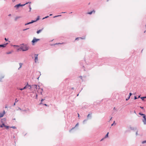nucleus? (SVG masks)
Listing matches in <instances>:
<instances>
[{
	"label": "nucleus",
	"mask_w": 146,
	"mask_h": 146,
	"mask_svg": "<svg viewBox=\"0 0 146 146\" xmlns=\"http://www.w3.org/2000/svg\"><path fill=\"white\" fill-rule=\"evenodd\" d=\"M129 98H128L126 99V101L128 100Z\"/></svg>",
	"instance_id": "40"
},
{
	"label": "nucleus",
	"mask_w": 146,
	"mask_h": 146,
	"mask_svg": "<svg viewBox=\"0 0 146 146\" xmlns=\"http://www.w3.org/2000/svg\"><path fill=\"white\" fill-rule=\"evenodd\" d=\"M140 96H139V97H138V98H140Z\"/></svg>",
	"instance_id": "55"
},
{
	"label": "nucleus",
	"mask_w": 146,
	"mask_h": 146,
	"mask_svg": "<svg viewBox=\"0 0 146 146\" xmlns=\"http://www.w3.org/2000/svg\"><path fill=\"white\" fill-rule=\"evenodd\" d=\"M137 99V98L136 97V96H135L134 97V99L135 100L136 99Z\"/></svg>",
	"instance_id": "31"
},
{
	"label": "nucleus",
	"mask_w": 146,
	"mask_h": 146,
	"mask_svg": "<svg viewBox=\"0 0 146 146\" xmlns=\"http://www.w3.org/2000/svg\"><path fill=\"white\" fill-rule=\"evenodd\" d=\"M21 5L20 4H17L15 5V7H17V8L19 7L20 6H21Z\"/></svg>",
	"instance_id": "14"
},
{
	"label": "nucleus",
	"mask_w": 146,
	"mask_h": 146,
	"mask_svg": "<svg viewBox=\"0 0 146 146\" xmlns=\"http://www.w3.org/2000/svg\"><path fill=\"white\" fill-rule=\"evenodd\" d=\"M78 38H76V40H78Z\"/></svg>",
	"instance_id": "39"
},
{
	"label": "nucleus",
	"mask_w": 146,
	"mask_h": 146,
	"mask_svg": "<svg viewBox=\"0 0 146 146\" xmlns=\"http://www.w3.org/2000/svg\"><path fill=\"white\" fill-rule=\"evenodd\" d=\"M20 18V17H16L15 18V20L16 21L18 19H19V18Z\"/></svg>",
	"instance_id": "21"
},
{
	"label": "nucleus",
	"mask_w": 146,
	"mask_h": 146,
	"mask_svg": "<svg viewBox=\"0 0 146 146\" xmlns=\"http://www.w3.org/2000/svg\"><path fill=\"white\" fill-rule=\"evenodd\" d=\"M21 48L23 51H25L29 49V48L26 45H22L21 46Z\"/></svg>",
	"instance_id": "1"
},
{
	"label": "nucleus",
	"mask_w": 146,
	"mask_h": 146,
	"mask_svg": "<svg viewBox=\"0 0 146 146\" xmlns=\"http://www.w3.org/2000/svg\"><path fill=\"white\" fill-rule=\"evenodd\" d=\"M103 139H102L101 140V141H102V140H103Z\"/></svg>",
	"instance_id": "56"
},
{
	"label": "nucleus",
	"mask_w": 146,
	"mask_h": 146,
	"mask_svg": "<svg viewBox=\"0 0 146 146\" xmlns=\"http://www.w3.org/2000/svg\"><path fill=\"white\" fill-rule=\"evenodd\" d=\"M7 44V43L5 44L2 45H0V47H5L6 46V45Z\"/></svg>",
	"instance_id": "10"
},
{
	"label": "nucleus",
	"mask_w": 146,
	"mask_h": 146,
	"mask_svg": "<svg viewBox=\"0 0 146 146\" xmlns=\"http://www.w3.org/2000/svg\"><path fill=\"white\" fill-rule=\"evenodd\" d=\"M35 22V21H34L33 20V21H32L31 22H29V23H28L25 24V25H29V24L32 23H33Z\"/></svg>",
	"instance_id": "9"
},
{
	"label": "nucleus",
	"mask_w": 146,
	"mask_h": 146,
	"mask_svg": "<svg viewBox=\"0 0 146 146\" xmlns=\"http://www.w3.org/2000/svg\"><path fill=\"white\" fill-rule=\"evenodd\" d=\"M113 124H114V123H112V124H111V126H113Z\"/></svg>",
	"instance_id": "48"
},
{
	"label": "nucleus",
	"mask_w": 146,
	"mask_h": 146,
	"mask_svg": "<svg viewBox=\"0 0 146 146\" xmlns=\"http://www.w3.org/2000/svg\"><path fill=\"white\" fill-rule=\"evenodd\" d=\"M14 46H16V47H19L18 46L14 45Z\"/></svg>",
	"instance_id": "45"
},
{
	"label": "nucleus",
	"mask_w": 146,
	"mask_h": 146,
	"mask_svg": "<svg viewBox=\"0 0 146 146\" xmlns=\"http://www.w3.org/2000/svg\"><path fill=\"white\" fill-rule=\"evenodd\" d=\"M39 18H40V17L39 16H38L36 20L35 21H35V22L38 21V20L39 19Z\"/></svg>",
	"instance_id": "17"
},
{
	"label": "nucleus",
	"mask_w": 146,
	"mask_h": 146,
	"mask_svg": "<svg viewBox=\"0 0 146 146\" xmlns=\"http://www.w3.org/2000/svg\"><path fill=\"white\" fill-rule=\"evenodd\" d=\"M11 52H8L7 53V54H11Z\"/></svg>",
	"instance_id": "36"
},
{
	"label": "nucleus",
	"mask_w": 146,
	"mask_h": 146,
	"mask_svg": "<svg viewBox=\"0 0 146 146\" xmlns=\"http://www.w3.org/2000/svg\"><path fill=\"white\" fill-rule=\"evenodd\" d=\"M35 62H36V61L38 60V54H35Z\"/></svg>",
	"instance_id": "8"
},
{
	"label": "nucleus",
	"mask_w": 146,
	"mask_h": 146,
	"mask_svg": "<svg viewBox=\"0 0 146 146\" xmlns=\"http://www.w3.org/2000/svg\"><path fill=\"white\" fill-rule=\"evenodd\" d=\"M3 126H4L3 125V124H2V125H1L0 126V127H3Z\"/></svg>",
	"instance_id": "28"
},
{
	"label": "nucleus",
	"mask_w": 146,
	"mask_h": 146,
	"mask_svg": "<svg viewBox=\"0 0 146 146\" xmlns=\"http://www.w3.org/2000/svg\"><path fill=\"white\" fill-rule=\"evenodd\" d=\"M139 114H140V115H143V114H141V113H139Z\"/></svg>",
	"instance_id": "35"
},
{
	"label": "nucleus",
	"mask_w": 146,
	"mask_h": 146,
	"mask_svg": "<svg viewBox=\"0 0 146 146\" xmlns=\"http://www.w3.org/2000/svg\"><path fill=\"white\" fill-rule=\"evenodd\" d=\"M11 15V14H9V15H8V16H10Z\"/></svg>",
	"instance_id": "51"
},
{
	"label": "nucleus",
	"mask_w": 146,
	"mask_h": 146,
	"mask_svg": "<svg viewBox=\"0 0 146 146\" xmlns=\"http://www.w3.org/2000/svg\"><path fill=\"white\" fill-rule=\"evenodd\" d=\"M29 9H30V11H31V6L30 5H29Z\"/></svg>",
	"instance_id": "22"
},
{
	"label": "nucleus",
	"mask_w": 146,
	"mask_h": 146,
	"mask_svg": "<svg viewBox=\"0 0 146 146\" xmlns=\"http://www.w3.org/2000/svg\"><path fill=\"white\" fill-rule=\"evenodd\" d=\"M141 99H142L143 100H144V98H141Z\"/></svg>",
	"instance_id": "50"
},
{
	"label": "nucleus",
	"mask_w": 146,
	"mask_h": 146,
	"mask_svg": "<svg viewBox=\"0 0 146 146\" xmlns=\"http://www.w3.org/2000/svg\"><path fill=\"white\" fill-rule=\"evenodd\" d=\"M80 78H81V79H82V76H80Z\"/></svg>",
	"instance_id": "52"
},
{
	"label": "nucleus",
	"mask_w": 146,
	"mask_h": 146,
	"mask_svg": "<svg viewBox=\"0 0 146 146\" xmlns=\"http://www.w3.org/2000/svg\"><path fill=\"white\" fill-rule=\"evenodd\" d=\"M108 134H109V132H108L107 133V134L106 135V136H105V138L107 137H108Z\"/></svg>",
	"instance_id": "20"
},
{
	"label": "nucleus",
	"mask_w": 146,
	"mask_h": 146,
	"mask_svg": "<svg viewBox=\"0 0 146 146\" xmlns=\"http://www.w3.org/2000/svg\"><path fill=\"white\" fill-rule=\"evenodd\" d=\"M52 15V14H51L50 15V16H51Z\"/></svg>",
	"instance_id": "54"
},
{
	"label": "nucleus",
	"mask_w": 146,
	"mask_h": 146,
	"mask_svg": "<svg viewBox=\"0 0 146 146\" xmlns=\"http://www.w3.org/2000/svg\"><path fill=\"white\" fill-rule=\"evenodd\" d=\"M86 121V120H84V121Z\"/></svg>",
	"instance_id": "57"
},
{
	"label": "nucleus",
	"mask_w": 146,
	"mask_h": 146,
	"mask_svg": "<svg viewBox=\"0 0 146 146\" xmlns=\"http://www.w3.org/2000/svg\"><path fill=\"white\" fill-rule=\"evenodd\" d=\"M5 40H6V41L8 40V39H7V38H5Z\"/></svg>",
	"instance_id": "41"
},
{
	"label": "nucleus",
	"mask_w": 146,
	"mask_h": 146,
	"mask_svg": "<svg viewBox=\"0 0 146 146\" xmlns=\"http://www.w3.org/2000/svg\"><path fill=\"white\" fill-rule=\"evenodd\" d=\"M65 13V12H62L61 13Z\"/></svg>",
	"instance_id": "53"
},
{
	"label": "nucleus",
	"mask_w": 146,
	"mask_h": 146,
	"mask_svg": "<svg viewBox=\"0 0 146 146\" xmlns=\"http://www.w3.org/2000/svg\"><path fill=\"white\" fill-rule=\"evenodd\" d=\"M79 116H80L79 114L78 113V117H79Z\"/></svg>",
	"instance_id": "44"
},
{
	"label": "nucleus",
	"mask_w": 146,
	"mask_h": 146,
	"mask_svg": "<svg viewBox=\"0 0 146 146\" xmlns=\"http://www.w3.org/2000/svg\"><path fill=\"white\" fill-rule=\"evenodd\" d=\"M140 108L142 109H143V107H141V106H140Z\"/></svg>",
	"instance_id": "38"
},
{
	"label": "nucleus",
	"mask_w": 146,
	"mask_h": 146,
	"mask_svg": "<svg viewBox=\"0 0 146 146\" xmlns=\"http://www.w3.org/2000/svg\"><path fill=\"white\" fill-rule=\"evenodd\" d=\"M44 100L43 99H42L41 100V102H42ZM42 104V102H41L40 104Z\"/></svg>",
	"instance_id": "29"
},
{
	"label": "nucleus",
	"mask_w": 146,
	"mask_h": 146,
	"mask_svg": "<svg viewBox=\"0 0 146 146\" xmlns=\"http://www.w3.org/2000/svg\"><path fill=\"white\" fill-rule=\"evenodd\" d=\"M43 28H42V29H40V30H39L37 32H36V33H37V34H39V33H40L42 31V30H43Z\"/></svg>",
	"instance_id": "12"
},
{
	"label": "nucleus",
	"mask_w": 146,
	"mask_h": 146,
	"mask_svg": "<svg viewBox=\"0 0 146 146\" xmlns=\"http://www.w3.org/2000/svg\"><path fill=\"white\" fill-rule=\"evenodd\" d=\"M19 65H20V67L19 68V69L20 68H21L22 65H23V64L21 63H19Z\"/></svg>",
	"instance_id": "16"
},
{
	"label": "nucleus",
	"mask_w": 146,
	"mask_h": 146,
	"mask_svg": "<svg viewBox=\"0 0 146 146\" xmlns=\"http://www.w3.org/2000/svg\"><path fill=\"white\" fill-rule=\"evenodd\" d=\"M90 115H91L90 114H88L87 116L88 118L90 116Z\"/></svg>",
	"instance_id": "27"
},
{
	"label": "nucleus",
	"mask_w": 146,
	"mask_h": 146,
	"mask_svg": "<svg viewBox=\"0 0 146 146\" xmlns=\"http://www.w3.org/2000/svg\"><path fill=\"white\" fill-rule=\"evenodd\" d=\"M35 88L36 90H37V89H38L40 91V93L41 94H42V92L43 91V89H40L39 88V86H38L36 85H35L33 86Z\"/></svg>",
	"instance_id": "2"
},
{
	"label": "nucleus",
	"mask_w": 146,
	"mask_h": 146,
	"mask_svg": "<svg viewBox=\"0 0 146 146\" xmlns=\"http://www.w3.org/2000/svg\"><path fill=\"white\" fill-rule=\"evenodd\" d=\"M81 38V39H83V38Z\"/></svg>",
	"instance_id": "59"
},
{
	"label": "nucleus",
	"mask_w": 146,
	"mask_h": 146,
	"mask_svg": "<svg viewBox=\"0 0 146 146\" xmlns=\"http://www.w3.org/2000/svg\"><path fill=\"white\" fill-rule=\"evenodd\" d=\"M146 143V140L143 141L142 142V144H144V143Z\"/></svg>",
	"instance_id": "24"
},
{
	"label": "nucleus",
	"mask_w": 146,
	"mask_h": 146,
	"mask_svg": "<svg viewBox=\"0 0 146 146\" xmlns=\"http://www.w3.org/2000/svg\"><path fill=\"white\" fill-rule=\"evenodd\" d=\"M78 123H77V124L76 125H75V127H76V126H78Z\"/></svg>",
	"instance_id": "33"
},
{
	"label": "nucleus",
	"mask_w": 146,
	"mask_h": 146,
	"mask_svg": "<svg viewBox=\"0 0 146 146\" xmlns=\"http://www.w3.org/2000/svg\"><path fill=\"white\" fill-rule=\"evenodd\" d=\"M72 89H74V88H72Z\"/></svg>",
	"instance_id": "58"
},
{
	"label": "nucleus",
	"mask_w": 146,
	"mask_h": 146,
	"mask_svg": "<svg viewBox=\"0 0 146 146\" xmlns=\"http://www.w3.org/2000/svg\"><path fill=\"white\" fill-rule=\"evenodd\" d=\"M18 100L17 99H16L15 100V102H18Z\"/></svg>",
	"instance_id": "26"
},
{
	"label": "nucleus",
	"mask_w": 146,
	"mask_h": 146,
	"mask_svg": "<svg viewBox=\"0 0 146 146\" xmlns=\"http://www.w3.org/2000/svg\"><path fill=\"white\" fill-rule=\"evenodd\" d=\"M143 118H144V119L143 120V122L145 121H146V116L145 114H143Z\"/></svg>",
	"instance_id": "7"
},
{
	"label": "nucleus",
	"mask_w": 146,
	"mask_h": 146,
	"mask_svg": "<svg viewBox=\"0 0 146 146\" xmlns=\"http://www.w3.org/2000/svg\"><path fill=\"white\" fill-rule=\"evenodd\" d=\"M17 50L18 51H19V50L21 51V50H22V49L21 48V47L20 48H17Z\"/></svg>",
	"instance_id": "18"
},
{
	"label": "nucleus",
	"mask_w": 146,
	"mask_h": 146,
	"mask_svg": "<svg viewBox=\"0 0 146 146\" xmlns=\"http://www.w3.org/2000/svg\"><path fill=\"white\" fill-rule=\"evenodd\" d=\"M15 102L14 103V105L15 106Z\"/></svg>",
	"instance_id": "47"
},
{
	"label": "nucleus",
	"mask_w": 146,
	"mask_h": 146,
	"mask_svg": "<svg viewBox=\"0 0 146 146\" xmlns=\"http://www.w3.org/2000/svg\"><path fill=\"white\" fill-rule=\"evenodd\" d=\"M40 40V39L36 38H34L33 40L32 41L33 43V45H34L35 44V43L36 42H38V41Z\"/></svg>",
	"instance_id": "3"
},
{
	"label": "nucleus",
	"mask_w": 146,
	"mask_h": 146,
	"mask_svg": "<svg viewBox=\"0 0 146 146\" xmlns=\"http://www.w3.org/2000/svg\"><path fill=\"white\" fill-rule=\"evenodd\" d=\"M11 128H12L13 129H15L16 128V127L15 126H12L11 127Z\"/></svg>",
	"instance_id": "23"
},
{
	"label": "nucleus",
	"mask_w": 146,
	"mask_h": 146,
	"mask_svg": "<svg viewBox=\"0 0 146 146\" xmlns=\"http://www.w3.org/2000/svg\"><path fill=\"white\" fill-rule=\"evenodd\" d=\"M3 125L4 126V127H5L7 129H8L9 127V126L5 125L4 123H3Z\"/></svg>",
	"instance_id": "13"
},
{
	"label": "nucleus",
	"mask_w": 146,
	"mask_h": 146,
	"mask_svg": "<svg viewBox=\"0 0 146 146\" xmlns=\"http://www.w3.org/2000/svg\"><path fill=\"white\" fill-rule=\"evenodd\" d=\"M5 113L4 111L3 113H0V118L1 117H2L3 116Z\"/></svg>",
	"instance_id": "6"
},
{
	"label": "nucleus",
	"mask_w": 146,
	"mask_h": 146,
	"mask_svg": "<svg viewBox=\"0 0 146 146\" xmlns=\"http://www.w3.org/2000/svg\"><path fill=\"white\" fill-rule=\"evenodd\" d=\"M95 11L94 10H93L92 11L90 12H89L88 13V14H92V13H95Z\"/></svg>",
	"instance_id": "11"
},
{
	"label": "nucleus",
	"mask_w": 146,
	"mask_h": 146,
	"mask_svg": "<svg viewBox=\"0 0 146 146\" xmlns=\"http://www.w3.org/2000/svg\"><path fill=\"white\" fill-rule=\"evenodd\" d=\"M131 95H132V94L131 93H129V98H130V97Z\"/></svg>",
	"instance_id": "25"
},
{
	"label": "nucleus",
	"mask_w": 146,
	"mask_h": 146,
	"mask_svg": "<svg viewBox=\"0 0 146 146\" xmlns=\"http://www.w3.org/2000/svg\"><path fill=\"white\" fill-rule=\"evenodd\" d=\"M48 16H46V17H45L43 18L42 19H45V18H48Z\"/></svg>",
	"instance_id": "30"
},
{
	"label": "nucleus",
	"mask_w": 146,
	"mask_h": 146,
	"mask_svg": "<svg viewBox=\"0 0 146 146\" xmlns=\"http://www.w3.org/2000/svg\"><path fill=\"white\" fill-rule=\"evenodd\" d=\"M146 98V96L141 98Z\"/></svg>",
	"instance_id": "32"
},
{
	"label": "nucleus",
	"mask_w": 146,
	"mask_h": 146,
	"mask_svg": "<svg viewBox=\"0 0 146 146\" xmlns=\"http://www.w3.org/2000/svg\"><path fill=\"white\" fill-rule=\"evenodd\" d=\"M61 16V15H58V16H56L54 17H57L60 16Z\"/></svg>",
	"instance_id": "34"
},
{
	"label": "nucleus",
	"mask_w": 146,
	"mask_h": 146,
	"mask_svg": "<svg viewBox=\"0 0 146 146\" xmlns=\"http://www.w3.org/2000/svg\"><path fill=\"white\" fill-rule=\"evenodd\" d=\"M6 120V119L5 118H3L1 119V122L3 123H5V122Z\"/></svg>",
	"instance_id": "5"
},
{
	"label": "nucleus",
	"mask_w": 146,
	"mask_h": 146,
	"mask_svg": "<svg viewBox=\"0 0 146 146\" xmlns=\"http://www.w3.org/2000/svg\"><path fill=\"white\" fill-rule=\"evenodd\" d=\"M15 1V0H12V1H13V2H14V1Z\"/></svg>",
	"instance_id": "49"
},
{
	"label": "nucleus",
	"mask_w": 146,
	"mask_h": 146,
	"mask_svg": "<svg viewBox=\"0 0 146 146\" xmlns=\"http://www.w3.org/2000/svg\"><path fill=\"white\" fill-rule=\"evenodd\" d=\"M29 3L30 4L31 3V2H28V3H25V4H24L21 5V6H24L26 4H27Z\"/></svg>",
	"instance_id": "15"
},
{
	"label": "nucleus",
	"mask_w": 146,
	"mask_h": 146,
	"mask_svg": "<svg viewBox=\"0 0 146 146\" xmlns=\"http://www.w3.org/2000/svg\"><path fill=\"white\" fill-rule=\"evenodd\" d=\"M63 44V43H56L54 44H52V45H55L58 44Z\"/></svg>",
	"instance_id": "19"
},
{
	"label": "nucleus",
	"mask_w": 146,
	"mask_h": 146,
	"mask_svg": "<svg viewBox=\"0 0 146 146\" xmlns=\"http://www.w3.org/2000/svg\"><path fill=\"white\" fill-rule=\"evenodd\" d=\"M36 99H37V94H36Z\"/></svg>",
	"instance_id": "43"
},
{
	"label": "nucleus",
	"mask_w": 146,
	"mask_h": 146,
	"mask_svg": "<svg viewBox=\"0 0 146 146\" xmlns=\"http://www.w3.org/2000/svg\"><path fill=\"white\" fill-rule=\"evenodd\" d=\"M24 29L23 31H25V30H26L27 29Z\"/></svg>",
	"instance_id": "42"
},
{
	"label": "nucleus",
	"mask_w": 146,
	"mask_h": 146,
	"mask_svg": "<svg viewBox=\"0 0 146 146\" xmlns=\"http://www.w3.org/2000/svg\"><path fill=\"white\" fill-rule=\"evenodd\" d=\"M24 89H23V88H21V89H20V90H24Z\"/></svg>",
	"instance_id": "37"
},
{
	"label": "nucleus",
	"mask_w": 146,
	"mask_h": 146,
	"mask_svg": "<svg viewBox=\"0 0 146 146\" xmlns=\"http://www.w3.org/2000/svg\"><path fill=\"white\" fill-rule=\"evenodd\" d=\"M27 88H29V89H30L31 88V86L30 85H28L27 84L25 87H24L23 89H26Z\"/></svg>",
	"instance_id": "4"
},
{
	"label": "nucleus",
	"mask_w": 146,
	"mask_h": 146,
	"mask_svg": "<svg viewBox=\"0 0 146 146\" xmlns=\"http://www.w3.org/2000/svg\"><path fill=\"white\" fill-rule=\"evenodd\" d=\"M44 106H47V105L46 104H44Z\"/></svg>",
	"instance_id": "46"
}]
</instances>
